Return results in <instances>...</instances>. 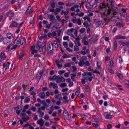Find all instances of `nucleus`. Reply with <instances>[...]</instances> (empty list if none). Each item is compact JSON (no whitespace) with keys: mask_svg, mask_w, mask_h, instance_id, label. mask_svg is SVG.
Wrapping results in <instances>:
<instances>
[{"mask_svg":"<svg viewBox=\"0 0 129 129\" xmlns=\"http://www.w3.org/2000/svg\"><path fill=\"white\" fill-rule=\"evenodd\" d=\"M107 5L108 8L107 10H106V5L103 3L102 4H100L98 7L99 11H101L103 10L105 11L102 15L103 17H107L111 14V8L114 6V2L113 0H109V1L107 0Z\"/></svg>","mask_w":129,"mask_h":129,"instance_id":"nucleus-1","label":"nucleus"},{"mask_svg":"<svg viewBox=\"0 0 129 129\" xmlns=\"http://www.w3.org/2000/svg\"><path fill=\"white\" fill-rule=\"evenodd\" d=\"M53 49V43L51 42H49L47 44V54L51 55Z\"/></svg>","mask_w":129,"mask_h":129,"instance_id":"nucleus-2","label":"nucleus"},{"mask_svg":"<svg viewBox=\"0 0 129 129\" xmlns=\"http://www.w3.org/2000/svg\"><path fill=\"white\" fill-rule=\"evenodd\" d=\"M31 53L33 54H34V53H37L38 51L40 49L36 44L34 46L33 45L31 46Z\"/></svg>","mask_w":129,"mask_h":129,"instance_id":"nucleus-3","label":"nucleus"},{"mask_svg":"<svg viewBox=\"0 0 129 129\" xmlns=\"http://www.w3.org/2000/svg\"><path fill=\"white\" fill-rule=\"evenodd\" d=\"M6 14L7 16L9 17V20H11L12 19V17H13L14 14L11 10H10L8 12L6 13Z\"/></svg>","mask_w":129,"mask_h":129,"instance_id":"nucleus-4","label":"nucleus"},{"mask_svg":"<svg viewBox=\"0 0 129 129\" xmlns=\"http://www.w3.org/2000/svg\"><path fill=\"white\" fill-rule=\"evenodd\" d=\"M65 79L62 77H60L59 76H57L56 82L57 83H59L62 82H64L65 81Z\"/></svg>","mask_w":129,"mask_h":129,"instance_id":"nucleus-5","label":"nucleus"},{"mask_svg":"<svg viewBox=\"0 0 129 129\" xmlns=\"http://www.w3.org/2000/svg\"><path fill=\"white\" fill-rule=\"evenodd\" d=\"M48 17L50 19L52 23H54V22H56V20L55 19V17L52 15H49Z\"/></svg>","mask_w":129,"mask_h":129,"instance_id":"nucleus-6","label":"nucleus"},{"mask_svg":"<svg viewBox=\"0 0 129 129\" xmlns=\"http://www.w3.org/2000/svg\"><path fill=\"white\" fill-rule=\"evenodd\" d=\"M63 114L67 120H69L70 119V116H69V115L67 110H65L64 111Z\"/></svg>","mask_w":129,"mask_h":129,"instance_id":"nucleus-7","label":"nucleus"},{"mask_svg":"<svg viewBox=\"0 0 129 129\" xmlns=\"http://www.w3.org/2000/svg\"><path fill=\"white\" fill-rule=\"evenodd\" d=\"M49 86L50 88H51L52 86H53V88L54 89L57 88L58 87V86L57 84L54 83H53L52 82L50 83Z\"/></svg>","mask_w":129,"mask_h":129,"instance_id":"nucleus-8","label":"nucleus"},{"mask_svg":"<svg viewBox=\"0 0 129 129\" xmlns=\"http://www.w3.org/2000/svg\"><path fill=\"white\" fill-rule=\"evenodd\" d=\"M113 12V14L114 15H116V11L118 10V9L117 7H115L114 6L111 8Z\"/></svg>","mask_w":129,"mask_h":129,"instance_id":"nucleus-9","label":"nucleus"},{"mask_svg":"<svg viewBox=\"0 0 129 129\" xmlns=\"http://www.w3.org/2000/svg\"><path fill=\"white\" fill-rule=\"evenodd\" d=\"M115 38L116 39H126L127 37L125 36H122L121 35H117L115 37Z\"/></svg>","mask_w":129,"mask_h":129,"instance_id":"nucleus-10","label":"nucleus"},{"mask_svg":"<svg viewBox=\"0 0 129 129\" xmlns=\"http://www.w3.org/2000/svg\"><path fill=\"white\" fill-rule=\"evenodd\" d=\"M20 41V44L21 46H22L23 45H25L26 43V40L25 39L21 38Z\"/></svg>","mask_w":129,"mask_h":129,"instance_id":"nucleus-11","label":"nucleus"},{"mask_svg":"<svg viewBox=\"0 0 129 129\" xmlns=\"http://www.w3.org/2000/svg\"><path fill=\"white\" fill-rule=\"evenodd\" d=\"M18 25V24L15 21H13L11 24V25L9 27H11V28L16 27Z\"/></svg>","mask_w":129,"mask_h":129,"instance_id":"nucleus-12","label":"nucleus"},{"mask_svg":"<svg viewBox=\"0 0 129 129\" xmlns=\"http://www.w3.org/2000/svg\"><path fill=\"white\" fill-rule=\"evenodd\" d=\"M21 38L17 36L14 41V44H20V40Z\"/></svg>","mask_w":129,"mask_h":129,"instance_id":"nucleus-13","label":"nucleus"},{"mask_svg":"<svg viewBox=\"0 0 129 129\" xmlns=\"http://www.w3.org/2000/svg\"><path fill=\"white\" fill-rule=\"evenodd\" d=\"M121 45L122 46H125L127 47H129V42L127 41L123 42L120 45V46Z\"/></svg>","mask_w":129,"mask_h":129,"instance_id":"nucleus-14","label":"nucleus"},{"mask_svg":"<svg viewBox=\"0 0 129 129\" xmlns=\"http://www.w3.org/2000/svg\"><path fill=\"white\" fill-rule=\"evenodd\" d=\"M7 37L9 39L13 38L14 36L13 34L10 33H8L6 34Z\"/></svg>","mask_w":129,"mask_h":129,"instance_id":"nucleus-15","label":"nucleus"},{"mask_svg":"<svg viewBox=\"0 0 129 129\" xmlns=\"http://www.w3.org/2000/svg\"><path fill=\"white\" fill-rule=\"evenodd\" d=\"M79 65V66L82 67L83 65L85 64V62L83 60V59H81L80 61L78 63Z\"/></svg>","mask_w":129,"mask_h":129,"instance_id":"nucleus-16","label":"nucleus"},{"mask_svg":"<svg viewBox=\"0 0 129 129\" xmlns=\"http://www.w3.org/2000/svg\"><path fill=\"white\" fill-rule=\"evenodd\" d=\"M56 4V3L55 2L51 1L48 4L49 5L50 4V6L51 7L54 8L55 7Z\"/></svg>","mask_w":129,"mask_h":129,"instance_id":"nucleus-17","label":"nucleus"},{"mask_svg":"<svg viewBox=\"0 0 129 129\" xmlns=\"http://www.w3.org/2000/svg\"><path fill=\"white\" fill-rule=\"evenodd\" d=\"M37 112L40 114V115H39V117H42L44 116V112H42L41 111V109H38L37 111Z\"/></svg>","mask_w":129,"mask_h":129,"instance_id":"nucleus-18","label":"nucleus"},{"mask_svg":"<svg viewBox=\"0 0 129 129\" xmlns=\"http://www.w3.org/2000/svg\"><path fill=\"white\" fill-rule=\"evenodd\" d=\"M24 53L22 51L20 53V54L19 55V58L20 60H21L22 59V57L24 56Z\"/></svg>","mask_w":129,"mask_h":129,"instance_id":"nucleus-19","label":"nucleus"},{"mask_svg":"<svg viewBox=\"0 0 129 129\" xmlns=\"http://www.w3.org/2000/svg\"><path fill=\"white\" fill-rule=\"evenodd\" d=\"M42 43H41V42L39 41H38L36 43L37 45L38 46L39 48L40 49L42 47Z\"/></svg>","mask_w":129,"mask_h":129,"instance_id":"nucleus-20","label":"nucleus"},{"mask_svg":"<svg viewBox=\"0 0 129 129\" xmlns=\"http://www.w3.org/2000/svg\"><path fill=\"white\" fill-rule=\"evenodd\" d=\"M75 4V3H72L69 2L68 3H66V6H72L74 5Z\"/></svg>","mask_w":129,"mask_h":129,"instance_id":"nucleus-21","label":"nucleus"},{"mask_svg":"<svg viewBox=\"0 0 129 129\" xmlns=\"http://www.w3.org/2000/svg\"><path fill=\"white\" fill-rule=\"evenodd\" d=\"M108 67L109 72L112 74L114 73L112 69V68L109 65H108Z\"/></svg>","mask_w":129,"mask_h":129,"instance_id":"nucleus-22","label":"nucleus"},{"mask_svg":"<svg viewBox=\"0 0 129 129\" xmlns=\"http://www.w3.org/2000/svg\"><path fill=\"white\" fill-rule=\"evenodd\" d=\"M43 53V54H45L46 51V45L44 44L42 48Z\"/></svg>","mask_w":129,"mask_h":129,"instance_id":"nucleus-23","label":"nucleus"},{"mask_svg":"<svg viewBox=\"0 0 129 129\" xmlns=\"http://www.w3.org/2000/svg\"><path fill=\"white\" fill-rule=\"evenodd\" d=\"M113 46L114 47V50H115L117 47V42L116 41H115L114 42Z\"/></svg>","mask_w":129,"mask_h":129,"instance_id":"nucleus-24","label":"nucleus"},{"mask_svg":"<svg viewBox=\"0 0 129 129\" xmlns=\"http://www.w3.org/2000/svg\"><path fill=\"white\" fill-rule=\"evenodd\" d=\"M116 26H118L119 28L123 27L124 26V25L119 22H117L116 23Z\"/></svg>","mask_w":129,"mask_h":129,"instance_id":"nucleus-25","label":"nucleus"},{"mask_svg":"<svg viewBox=\"0 0 129 129\" xmlns=\"http://www.w3.org/2000/svg\"><path fill=\"white\" fill-rule=\"evenodd\" d=\"M0 56L2 57V58L4 59H5L6 58V57L4 53L3 52H1Z\"/></svg>","mask_w":129,"mask_h":129,"instance_id":"nucleus-26","label":"nucleus"},{"mask_svg":"<svg viewBox=\"0 0 129 129\" xmlns=\"http://www.w3.org/2000/svg\"><path fill=\"white\" fill-rule=\"evenodd\" d=\"M45 94L44 92H42L39 94V96L42 99H44L45 98Z\"/></svg>","mask_w":129,"mask_h":129,"instance_id":"nucleus-27","label":"nucleus"},{"mask_svg":"<svg viewBox=\"0 0 129 129\" xmlns=\"http://www.w3.org/2000/svg\"><path fill=\"white\" fill-rule=\"evenodd\" d=\"M29 117L28 116H27L26 117H22V119L24 122L27 121L29 119Z\"/></svg>","mask_w":129,"mask_h":129,"instance_id":"nucleus-28","label":"nucleus"},{"mask_svg":"<svg viewBox=\"0 0 129 129\" xmlns=\"http://www.w3.org/2000/svg\"><path fill=\"white\" fill-rule=\"evenodd\" d=\"M44 122L43 120L41 119L37 121V123L38 124H40L41 123H44Z\"/></svg>","mask_w":129,"mask_h":129,"instance_id":"nucleus-29","label":"nucleus"},{"mask_svg":"<svg viewBox=\"0 0 129 129\" xmlns=\"http://www.w3.org/2000/svg\"><path fill=\"white\" fill-rule=\"evenodd\" d=\"M30 101V98L28 97H26L25 98L24 102L25 103H28Z\"/></svg>","mask_w":129,"mask_h":129,"instance_id":"nucleus-30","label":"nucleus"},{"mask_svg":"<svg viewBox=\"0 0 129 129\" xmlns=\"http://www.w3.org/2000/svg\"><path fill=\"white\" fill-rule=\"evenodd\" d=\"M74 50L75 51H78L79 50V47L77 45L74 46Z\"/></svg>","mask_w":129,"mask_h":129,"instance_id":"nucleus-31","label":"nucleus"},{"mask_svg":"<svg viewBox=\"0 0 129 129\" xmlns=\"http://www.w3.org/2000/svg\"><path fill=\"white\" fill-rule=\"evenodd\" d=\"M74 30V28H72L70 29V30H68L67 31V34H68V35H70V34H68V33H69L70 31L72 33L73 32Z\"/></svg>","mask_w":129,"mask_h":129,"instance_id":"nucleus-32","label":"nucleus"},{"mask_svg":"<svg viewBox=\"0 0 129 129\" xmlns=\"http://www.w3.org/2000/svg\"><path fill=\"white\" fill-rule=\"evenodd\" d=\"M63 45L64 47L66 48H67L68 47V43L67 42H63Z\"/></svg>","mask_w":129,"mask_h":129,"instance_id":"nucleus-33","label":"nucleus"},{"mask_svg":"<svg viewBox=\"0 0 129 129\" xmlns=\"http://www.w3.org/2000/svg\"><path fill=\"white\" fill-rule=\"evenodd\" d=\"M66 86V84L65 83H62L60 85V86L61 88H63L65 87Z\"/></svg>","mask_w":129,"mask_h":129,"instance_id":"nucleus-34","label":"nucleus"},{"mask_svg":"<svg viewBox=\"0 0 129 129\" xmlns=\"http://www.w3.org/2000/svg\"><path fill=\"white\" fill-rule=\"evenodd\" d=\"M86 91L87 92H89L90 91V88L88 85H87L85 88Z\"/></svg>","mask_w":129,"mask_h":129,"instance_id":"nucleus-35","label":"nucleus"},{"mask_svg":"<svg viewBox=\"0 0 129 129\" xmlns=\"http://www.w3.org/2000/svg\"><path fill=\"white\" fill-rule=\"evenodd\" d=\"M71 66V64L70 63H66L64 64V67L66 68L67 67H70Z\"/></svg>","mask_w":129,"mask_h":129,"instance_id":"nucleus-36","label":"nucleus"},{"mask_svg":"<svg viewBox=\"0 0 129 129\" xmlns=\"http://www.w3.org/2000/svg\"><path fill=\"white\" fill-rule=\"evenodd\" d=\"M99 3L98 2H95L94 3V4L92 5V7L94 8H95L97 6V4L98 3Z\"/></svg>","mask_w":129,"mask_h":129,"instance_id":"nucleus-37","label":"nucleus"},{"mask_svg":"<svg viewBox=\"0 0 129 129\" xmlns=\"http://www.w3.org/2000/svg\"><path fill=\"white\" fill-rule=\"evenodd\" d=\"M86 8L88 9H90L91 7V5L89 3L88 4L86 5Z\"/></svg>","mask_w":129,"mask_h":129,"instance_id":"nucleus-38","label":"nucleus"},{"mask_svg":"<svg viewBox=\"0 0 129 129\" xmlns=\"http://www.w3.org/2000/svg\"><path fill=\"white\" fill-rule=\"evenodd\" d=\"M77 19H76V17H74L72 19V21L74 23H75L77 22Z\"/></svg>","mask_w":129,"mask_h":129,"instance_id":"nucleus-39","label":"nucleus"},{"mask_svg":"<svg viewBox=\"0 0 129 129\" xmlns=\"http://www.w3.org/2000/svg\"><path fill=\"white\" fill-rule=\"evenodd\" d=\"M65 72V70H61L58 71V73L60 75H61L63 74Z\"/></svg>","mask_w":129,"mask_h":129,"instance_id":"nucleus-40","label":"nucleus"},{"mask_svg":"<svg viewBox=\"0 0 129 129\" xmlns=\"http://www.w3.org/2000/svg\"><path fill=\"white\" fill-rule=\"evenodd\" d=\"M77 23L78 25H80L81 24V21L80 18H78L77 19Z\"/></svg>","mask_w":129,"mask_h":129,"instance_id":"nucleus-41","label":"nucleus"},{"mask_svg":"<svg viewBox=\"0 0 129 129\" xmlns=\"http://www.w3.org/2000/svg\"><path fill=\"white\" fill-rule=\"evenodd\" d=\"M106 118L107 119H110L112 118V116L110 114H107L106 116Z\"/></svg>","mask_w":129,"mask_h":129,"instance_id":"nucleus-42","label":"nucleus"},{"mask_svg":"<svg viewBox=\"0 0 129 129\" xmlns=\"http://www.w3.org/2000/svg\"><path fill=\"white\" fill-rule=\"evenodd\" d=\"M69 8H68L66 9V11H64V14L65 15H66L68 14L69 12Z\"/></svg>","mask_w":129,"mask_h":129,"instance_id":"nucleus-43","label":"nucleus"},{"mask_svg":"<svg viewBox=\"0 0 129 129\" xmlns=\"http://www.w3.org/2000/svg\"><path fill=\"white\" fill-rule=\"evenodd\" d=\"M72 68L73 69V72H75L76 71L77 69V68L76 67V66H73L72 67Z\"/></svg>","mask_w":129,"mask_h":129,"instance_id":"nucleus-44","label":"nucleus"},{"mask_svg":"<svg viewBox=\"0 0 129 129\" xmlns=\"http://www.w3.org/2000/svg\"><path fill=\"white\" fill-rule=\"evenodd\" d=\"M12 44H11L9 45L6 48V49L8 51H9L10 50V47L12 45Z\"/></svg>","mask_w":129,"mask_h":129,"instance_id":"nucleus-45","label":"nucleus"},{"mask_svg":"<svg viewBox=\"0 0 129 129\" xmlns=\"http://www.w3.org/2000/svg\"><path fill=\"white\" fill-rule=\"evenodd\" d=\"M30 94L31 95H33V97L34 98L36 95V93L35 92L33 91L32 92H31Z\"/></svg>","mask_w":129,"mask_h":129,"instance_id":"nucleus-46","label":"nucleus"},{"mask_svg":"<svg viewBox=\"0 0 129 129\" xmlns=\"http://www.w3.org/2000/svg\"><path fill=\"white\" fill-rule=\"evenodd\" d=\"M63 39L64 40H67L68 41H69V37L68 36H65L63 38Z\"/></svg>","mask_w":129,"mask_h":129,"instance_id":"nucleus-47","label":"nucleus"},{"mask_svg":"<svg viewBox=\"0 0 129 129\" xmlns=\"http://www.w3.org/2000/svg\"><path fill=\"white\" fill-rule=\"evenodd\" d=\"M63 99L65 100H66V101H65V102L66 103V102H68L69 101V100H67L68 97L66 96H64L63 97Z\"/></svg>","mask_w":129,"mask_h":129,"instance_id":"nucleus-48","label":"nucleus"},{"mask_svg":"<svg viewBox=\"0 0 129 129\" xmlns=\"http://www.w3.org/2000/svg\"><path fill=\"white\" fill-rule=\"evenodd\" d=\"M85 31V29L84 28H82L80 30V31L81 33H84Z\"/></svg>","mask_w":129,"mask_h":129,"instance_id":"nucleus-49","label":"nucleus"},{"mask_svg":"<svg viewBox=\"0 0 129 129\" xmlns=\"http://www.w3.org/2000/svg\"><path fill=\"white\" fill-rule=\"evenodd\" d=\"M79 17H82L84 15V13L82 12H80V13H77Z\"/></svg>","mask_w":129,"mask_h":129,"instance_id":"nucleus-50","label":"nucleus"},{"mask_svg":"<svg viewBox=\"0 0 129 129\" xmlns=\"http://www.w3.org/2000/svg\"><path fill=\"white\" fill-rule=\"evenodd\" d=\"M110 64L112 66H113V67H114V64L113 63V59H111L110 62Z\"/></svg>","mask_w":129,"mask_h":129,"instance_id":"nucleus-51","label":"nucleus"},{"mask_svg":"<svg viewBox=\"0 0 129 129\" xmlns=\"http://www.w3.org/2000/svg\"><path fill=\"white\" fill-rule=\"evenodd\" d=\"M69 57V56L67 55L66 54H64L63 55V56L61 58H68Z\"/></svg>","mask_w":129,"mask_h":129,"instance_id":"nucleus-52","label":"nucleus"},{"mask_svg":"<svg viewBox=\"0 0 129 129\" xmlns=\"http://www.w3.org/2000/svg\"><path fill=\"white\" fill-rule=\"evenodd\" d=\"M92 125L95 128H98L99 127V125L98 124H95L94 123H92Z\"/></svg>","mask_w":129,"mask_h":129,"instance_id":"nucleus-53","label":"nucleus"},{"mask_svg":"<svg viewBox=\"0 0 129 129\" xmlns=\"http://www.w3.org/2000/svg\"><path fill=\"white\" fill-rule=\"evenodd\" d=\"M83 25L85 27H86V28H87V27L89 26L88 24L87 23H86L85 22L83 23Z\"/></svg>","mask_w":129,"mask_h":129,"instance_id":"nucleus-54","label":"nucleus"},{"mask_svg":"<svg viewBox=\"0 0 129 129\" xmlns=\"http://www.w3.org/2000/svg\"><path fill=\"white\" fill-rule=\"evenodd\" d=\"M42 90L43 91H45L47 90H48V88L46 87H42Z\"/></svg>","mask_w":129,"mask_h":129,"instance_id":"nucleus-55","label":"nucleus"},{"mask_svg":"<svg viewBox=\"0 0 129 129\" xmlns=\"http://www.w3.org/2000/svg\"><path fill=\"white\" fill-rule=\"evenodd\" d=\"M56 12L59 13L60 12L61 10V9L60 8H56Z\"/></svg>","mask_w":129,"mask_h":129,"instance_id":"nucleus-56","label":"nucleus"},{"mask_svg":"<svg viewBox=\"0 0 129 129\" xmlns=\"http://www.w3.org/2000/svg\"><path fill=\"white\" fill-rule=\"evenodd\" d=\"M97 66L98 69H100L101 67V65L99 62H97Z\"/></svg>","mask_w":129,"mask_h":129,"instance_id":"nucleus-57","label":"nucleus"},{"mask_svg":"<svg viewBox=\"0 0 129 129\" xmlns=\"http://www.w3.org/2000/svg\"><path fill=\"white\" fill-rule=\"evenodd\" d=\"M119 62L120 64H121L123 61V60L122 58L121 57H120L119 58Z\"/></svg>","mask_w":129,"mask_h":129,"instance_id":"nucleus-58","label":"nucleus"},{"mask_svg":"<svg viewBox=\"0 0 129 129\" xmlns=\"http://www.w3.org/2000/svg\"><path fill=\"white\" fill-rule=\"evenodd\" d=\"M17 47V44H15L14 45H13L12 47L11 48V49L12 50L13 49H15Z\"/></svg>","mask_w":129,"mask_h":129,"instance_id":"nucleus-59","label":"nucleus"},{"mask_svg":"<svg viewBox=\"0 0 129 129\" xmlns=\"http://www.w3.org/2000/svg\"><path fill=\"white\" fill-rule=\"evenodd\" d=\"M66 48V50L69 52H72L73 51V50L70 49L68 47Z\"/></svg>","mask_w":129,"mask_h":129,"instance_id":"nucleus-60","label":"nucleus"},{"mask_svg":"<svg viewBox=\"0 0 129 129\" xmlns=\"http://www.w3.org/2000/svg\"><path fill=\"white\" fill-rule=\"evenodd\" d=\"M118 76L119 78L120 79H121L123 78V77L122 75L120 73H118Z\"/></svg>","mask_w":129,"mask_h":129,"instance_id":"nucleus-61","label":"nucleus"},{"mask_svg":"<svg viewBox=\"0 0 129 129\" xmlns=\"http://www.w3.org/2000/svg\"><path fill=\"white\" fill-rule=\"evenodd\" d=\"M46 27L48 29H50L51 28L50 25L49 24H46Z\"/></svg>","mask_w":129,"mask_h":129,"instance_id":"nucleus-62","label":"nucleus"},{"mask_svg":"<svg viewBox=\"0 0 129 129\" xmlns=\"http://www.w3.org/2000/svg\"><path fill=\"white\" fill-rule=\"evenodd\" d=\"M31 110L34 112L36 111V108L35 107H32L31 108Z\"/></svg>","mask_w":129,"mask_h":129,"instance_id":"nucleus-63","label":"nucleus"},{"mask_svg":"<svg viewBox=\"0 0 129 129\" xmlns=\"http://www.w3.org/2000/svg\"><path fill=\"white\" fill-rule=\"evenodd\" d=\"M57 77L56 75H54L52 77V79L53 80H55L57 79Z\"/></svg>","mask_w":129,"mask_h":129,"instance_id":"nucleus-64","label":"nucleus"}]
</instances>
